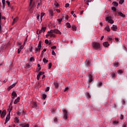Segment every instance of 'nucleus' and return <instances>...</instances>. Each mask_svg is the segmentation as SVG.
Returning <instances> with one entry per match:
<instances>
[{
  "instance_id": "09e8293b",
  "label": "nucleus",
  "mask_w": 127,
  "mask_h": 127,
  "mask_svg": "<svg viewBox=\"0 0 127 127\" xmlns=\"http://www.w3.org/2000/svg\"><path fill=\"white\" fill-rule=\"evenodd\" d=\"M46 51V49H44L42 52V55H43L44 52Z\"/></svg>"
},
{
  "instance_id": "a878e982",
  "label": "nucleus",
  "mask_w": 127,
  "mask_h": 127,
  "mask_svg": "<svg viewBox=\"0 0 127 127\" xmlns=\"http://www.w3.org/2000/svg\"><path fill=\"white\" fill-rule=\"evenodd\" d=\"M92 77H93V76H92L91 74L89 75V81L90 82V83H91V82H92V81H93Z\"/></svg>"
},
{
  "instance_id": "ddd939ff",
  "label": "nucleus",
  "mask_w": 127,
  "mask_h": 127,
  "mask_svg": "<svg viewBox=\"0 0 127 127\" xmlns=\"http://www.w3.org/2000/svg\"><path fill=\"white\" fill-rule=\"evenodd\" d=\"M111 29L113 30V31H117V29H118V27H117V25H113V26L111 27Z\"/></svg>"
},
{
  "instance_id": "f257e3e1",
  "label": "nucleus",
  "mask_w": 127,
  "mask_h": 127,
  "mask_svg": "<svg viewBox=\"0 0 127 127\" xmlns=\"http://www.w3.org/2000/svg\"><path fill=\"white\" fill-rule=\"evenodd\" d=\"M92 46L94 49H96V50H101V45H100V43H93Z\"/></svg>"
},
{
  "instance_id": "bb28decb",
  "label": "nucleus",
  "mask_w": 127,
  "mask_h": 127,
  "mask_svg": "<svg viewBox=\"0 0 127 127\" xmlns=\"http://www.w3.org/2000/svg\"><path fill=\"white\" fill-rule=\"evenodd\" d=\"M54 85L55 86V88H58L59 86V83H58V82H54Z\"/></svg>"
},
{
  "instance_id": "a18cd8bd",
  "label": "nucleus",
  "mask_w": 127,
  "mask_h": 127,
  "mask_svg": "<svg viewBox=\"0 0 127 127\" xmlns=\"http://www.w3.org/2000/svg\"><path fill=\"white\" fill-rule=\"evenodd\" d=\"M45 43H46V44H48V43H49V41H48L47 39H46L45 40Z\"/></svg>"
},
{
  "instance_id": "4468645a",
  "label": "nucleus",
  "mask_w": 127,
  "mask_h": 127,
  "mask_svg": "<svg viewBox=\"0 0 127 127\" xmlns=\"http://www.w3.org/2000/svg\"><path fill=\"white\" fill-rule=\"evenodd\" d=\"M20 100V97H18L16 99L14 102V105H16V104H17L18 102H19Z\"/></svg>"
},
{
  "instance_id": "2f4dec72",
  "label": "nucleus",
  "mask_w": 127,
  "mask_h": 127,
  "mask_svg": "<svg viewBox=\"0 0 127 127\" xmlns=\"http://www.w3.org/2000/svg\"><path fill=\"white\" fill-rule=\"evenodd\" d=\"M113 4L114 5V6H118V5H119V3H118L116 1H114L113 2Z\"/></svg>"
},
{
  "instance_id": "cd10ccee",
  "label": "nucleus",
  "mask_w": 127,
  "mask_h": 127,
  "mask_svg": "<svg viewBox=\"0 0 127 127\" xmlns=\"http://www.w3.org/2000/svg\"><path fill=\"white\" fill-rule=\"evenodd\" d=\"M32 1H33V0H30V9H32V7H33V5H32Z\"/></svg>"
},
{
  "instance_id": "20e7f679",
  "label": "nucleus",
  "mask_w": 127,
  "mask_h": 127,
  "mask_svg": "<svg viewBox=\"0 0 127 127\" xmlns=\"http://www.w3.org/2000/svg\"><path fill=\"white\" fill-rule=\"evenodd\" d=\"M63 114L64 119V120H67V119H68V112H67V111L66 110H64Z\"/></svg>"
},
{
  "instance_id": "ea45409f",
  "label": "nucleus",
  "mask_w": 127,
  "mask_h": 127,
  "mask_svg": "<svg viewBox=\"0 0 127 127\" xmlns=\"http://www.w3.org/2000/svg\"><path fill=\"white\" fill-rule=\"evenodd\" d=\"M55 5L56 7H58V6H59V4H58V3L56 1L55 3Z\"/></svg>"
},
{
  "instance_id": "f8f14e48",
  "label": "nucleus",
  "mask_w": 127,
  "mask_h": 127,
  "mask_svg": "<svg viewBox=\"0 0 127 127\" xmlns=\"http://www.w3.org/2000/svg\"><path fill=\"white\" fill-rule=\"evenodd\" d=\"M42 41H40L39 43V44H38V49L39 50V52H40V51L41 50V44H42Z\"/></svg>"
},
{
  "instance_id": "0eeeda50",
  "label": "nucleus",
  "mask_w": 127,
  "mask_h": 127,
  "mask_svg": "<svg viewBox=\"0 0 127 127\" xmlns=\"http://www.w3.org/2000/svg\"><path fill=\"white\" fill-rule=\"evenodd\" d=\"M13 103V100H12L9 105V108L7 109L8 112H11L12 111V104Z\"/></svg>"
},
{
  "instance_id": "774afa93",
  "label": "nucleus",
  "mask_w": 127,
  "mask_h": 127,
  "mask_svg": "<svg viewBox=\"0 0 127 127\" xmlns=\"http://www.w3.org/2000/svg\"><path fill=\"white\" fill-rule=\"evenodd\" d=\"M123 127H127V124L126 123H124L123 125Z\"/></svg>"
},
{
  "instance_id": "412c9836",
  "label": "nucleus",
  "mask_w": 127,
  "mask_h": 127,
  "mask_svg": "<svg viewBox=\"0 0 127 127\" xmlns=\"http://www.w3.org/2000/svg\"><path fill=\"white\" fill-rule=\"evenodd\" d=\"M48 33L49 34H48V36H50V37H54V38L56 37V36H55V35H54V34H53V33H48Z\"/></svg>"
},
{
  "instance_id": "603ef678",
  "label": "nucleus",
  "mask_w": 127,
  "mask_h": 127,
  "mask_svg": "<svg viewBox=\"0 0 127 127\" xmlns=\"http://www.w3.org/2000/svg\"><path fill=\"white\" fill-rule=\"evenodd\" d=\"M30 61H34V57H32L30 58Z\"/></svg>"
},
{
  "instance_id": "e433bc0d",
  "label": "nucleus",
  "mask_w": 127,
  "mask_h": 127,
  "mask_svg": "<svg viewBox=\"0 0 127 127\" xmlns=\"http://www.w3.org/2000/svg\"><path fill=\"white\" fill-rule=\"evenodd\" d=\"M48 66H49V69H51V67H52V63H50L48 65Z\"/></svg>"
},
{
  "instance_id": "dca6fc26",
  "label": "nucleus",
  "mask_w": 127,
  "mask_h": 127,
  "mask_svg": "<svg viewBox=\"0 0 127 127\" xmlns=\"http://www.w3.org/2000/svg\"><path fill=\"white\" fill-rule=\"evenodd\" d=\"M1 23V13H0V34L1 33V25L0 24Z\"/></svg>"
},
{
  "instance_id": "aec40b11",
  "label": "nucleus",
  "mask_w": 127,
  "mask_h": 127,
  "mask_svg": "<svg viewBox=\"0 0 127 127\" xmlns=\"http://www.w3.org/2000/svg\"><path fill=\"white\" fill-rule=\"evenodd\" d=\"M105 30L108 31V32H110V31H111V29H110V27L109 26V25H107L105 27Z\"/></svg>"
},
{
  "instance_id": "79ce46f5",
  "label": "nucleus",
  "mask_w": 127,
  "mask_h": 127,
  "mask_svg": "<svg viewBox=\"0 0 127 127\" xmlns=\"http://www.w3.org/2000/svg\"><path fill=\"white\" fill-rule=\"evenodd\" d=\"M112 10H113V11H117V8H116V7H113L112 8Z\"/></svg>"
},
{
  "instance_id": "864d4df0",
  "label": "nucleus",
  "mask_w": 127,
  "mask_h": 127,
  "mask_svg": "<svg viewBox=\"0 0 127 127\" xmlns=\"http://www.w3.org/2000/svg\"><path fill=\"white\" fill-rule=\"evenodd\" d=\"M43 16H44V13H41V20L42 21V17H43Z\"/></svg>"
},
{
  "instance_id": "6e6d98bb",
  "label": "nucleus",
  "mask_w": 127,
  "mask_h": 127,
  "mask_svg": "<svg viewBox=\"0 0 127 127\" xmlns=\"http://www.w3.org/2000/svg\"><path fill=\"white\" fill-rule=\"evenodd\" d=\"M51 49H56L57 47L56 46H53L51 48Z\"/></svg>"
},
{
  "instance_id": "c9c22d12",
  "label": "nucleus",
  "mask_w": 127,
  "mask_h": 127,
  "mask_svg": "<svg viewBox=\"0 0 127 127\" xmlns=\"http://www.w3.org/2000/svg\"><path fill=\"white\" fill-rule=\"evenodd\" d=\"M44 63H47L48 62V60H46V59L44 58L43 60Z\"/></svg>"
},
{
  "instance_id": "8fccbe9b",
  "label": "nucleus",
  "mask_w": 127,
  "mask_h": 127,
  "mask_svg": "<svg viewBox=\"0 0 127 127\" xmlns=\"http://www.w3.org/2000/svg\"><path fill=\"white\" fill-rule=\"evenodd\" d=\"M113 124L115 125H118V124H119V121H114Z\"/></svg>"
},
{
  "instance_id": "7c9ffc66",
  "label": "nucleus",
  "mask_w": 127,
  "mask_h": 127,
  "mask_svg": "<svg viewBox=\"0 0 127 127\" xmlns=\"http://www.w3.org/2000/svg\"><path fill=\"white\" fill-rule=\"evenodd\" d=\"M11 96L14 97H17V94H16V93H15V92L13 91L11 94Z\"/></svg>"
},
{
  "instance_id": "13d9d810",
  "label": "nucleus",
  "mask_w": 127,
  "mask_h": 127,
  "mask_svg": "<svg viewBox=\"0 0 127 127\" xmlns=\"http://www.w3.org/2000/svg\"><path fill=\"white\" fill-rule=\"evenodd\" d=\"M27 37H28V36H27L26 38L25 39L24 44L27 41Z\"/></svg>"
},
{
  "instance_id": "5fc2aeb1",
  "label": "nucleus",
  "mask_w": 127,
  "mask_h": 127,
  "mask_svg": "<svg viewBox=\"0 0 127 127\" xmlns=\"http://www.w3.org/2000/svg\"><path fill=\"white\" fill-rule=\"evenodd\" d=\"M50 89V87H47L46 90V92H48V91H49Z\"/></svg>"
},
{
  "instance_id": "0e129e2a",
  "label": "nucleus",
  "mask_w": 127,
  "mask_h": 127,
  "mask_svg": "<svg viewBox=\"0 0 127 127\" xmlns=\"http://www.w3.org/2000/svg\"><path fill=\"white\" fill-rule=\"evenodd\" d=\"M107 39H108V40H109V41H112V40H113V39H112L111 38H109V37H108Z\"/></svg>"
},
{
  "instance_id": "423d86ee",
  "label": "nucleus",
  "mask_w": 127,
  "mask_h": 127,
  "mask_svg": "<svg viewBox=\"0 0 127 127\" xmlns=\"http://www.w3.org/2000/svg\"><path fill=\"white\" fill-rule=\"evenodd\" d=\"M13 103V100H12L9 105V108L7 109L8 112H11L12 111V104Z\"/></svg>"
},
{
  "instance_id": "49530a36",
  "label": "nucleus",
  "mask_w": 127,
  "mask_h": 127,
  "mask_svg": "<svg viewBox=\"0 0 127 127\" xmlns=\"http://www.w3.org/2000/svg\"><path fill=\"white\" fill-rule=\"evenodd\" d=\"M112 78H114V77H116V73H115V72L112 73Z\"/></svg>"
},
{
  "instance_id": "a211bd4d",
  "label": "nucleus",
  "mask_w": 127,
  "mask_h": 127,
  "mask_svg": "<svg viewBox=\"0 0 127 127\" xmlns=\"http://www.w3.org/2000/svg\"><path fill=\"white\" fill-rule=\"evenodd\" d=\"M103 46L105 47H108V46H110V44H109V42H105L103 43Z\"/></svg>"
},
{
  "instance_id": "393cba45",
  "label": "nucleus",
  "mask_w": 127,
  "mask_h": 127,
  "mask_svg": "<svg viewBox=\"0 0 127 127\" xmlns=\"http://www.w3.org/2000/svg\"><path fill=\"white\" fill-rule=\"evenodd\" d=\"M66 26L67 28H71V24L69 22L66 23Z\"/></svg>"
},
{
  "instance_id": "7ed1b4c3",
  "label": "nucleus",
  "mask_w": 127,
  "mask_h": 127,
  "mask_svg": "<svg viewBox=\"0 0 127 127\" xmlns=\"http://www.w3.org/2000/svg\"><path fill=\"white\" fill-rule=\"evenodd\" d=\"M45 30H46V27H42L41 30H37V34H40L42 33V32H45Z\"/></svg>"
},
{
  "instance_id": "e2e57ef3",
  "label": "nucleus",
  "mask_w": 127,
  "mask_h": 127,
  "mask_svg": "<svg viewBox=\"0 0 127 127\" xmlns=\"http://www.w3.org/2000/svg\"><path fill=\"white\" fill-rule=\"evenodd\" d=\"M30 52H32L33 51V47H31L30 49H29Z\"/></svg>"
},
{
  "instance_id": "4be33fe9",
  "label": "nucleus",
  "mask_w": 127,
  "mask_h": 127,
  "mask_svg": "<svg viewBox=\"0 0 127 127\" xmlns=\"http://www.w3.org/2000/svg\"><path fill=\"white\" fill-rule=\"evenodd\" d=\"M17 20H18V17H16L13 19L12 24H14L15 22H17Z\"/></svg>"
},
{
  "instance_id": "9b49d317",
  "label": "nucleus",
  "mask_w": 127,
  "mask_h": 127,
  "mask_svg": "<svg viewBox=\"0 0 127 127\" xmlns=\"http://www.w3.org/2000/svg\"><path fill=\"white\" fill-rule=\"evenodd\" d=\"M43 74H44V72L40 71L37 76V80H39V78H40V76H41V75H43Z\"/></svg>"
},
{
  "instance_id": "338daca9",
  "label": "nucleus",
  "mask_w": 127,
  "mask_h": 127,
  "mask_svg": "<svg viewBox=\"0 0 127 127\" xmlns=\"http://www.w3.org/2000/svg\"><path fill=\"white\" fill-rule=\"evenodd\" d=\"M21 51V50L20 49H18V54H19L20 53V52Z\"/></svg>"
},
{
  "instance_id": "680f3d73",
  "label": "nucleus",
  "mask_w": 127,
  "mask_h": 127,
  "mask_svg": "<svg viewBox=\"0 0 127 127\" xmlns=\"http://www.w3.org/2000/svg\"><path fill=\"white\" fill-rule=\"evenodd\" d=\"M118 74H122L123 73V71L121 70H119L118 72Z\"/></svg>"
},
{
  "instance_id": "052dcab7",
  "label": "nucleus",
  "mask_w": 127,
  "mask_h": 127,
  "mask_svg": "<svg viewBox=\"0 0 127 127\" xmlns=\"http://www.w3.org/2000/svg\"><path fill=\"white\" fill-rule=\"evenodd\" d=\"M26 68H30V64H26Z\"/></svg>"
},
{
  "instance_id": "69168bd1",
  "label": "nucleus",
  "mask_w": 127,
  "mask_h": 127,
  "mask_svg": "<svg viewBox=\"0 0 127 127\" xmlns=\"http://www.w3.org/2000/svg\"><path fill=\"white\" fill-rule=\"evenodd\" d=\"M6 2V3H7L8 5H9L10 4V2L8 0H7Z\"/></svg>"
},
{
  "instance_id": "72a5a7b5",
  "label": "nucleus",
  "mask_w": 127,
  "mask_h": 127,
  "mask_svg": "<svg viewBox=\"0 0 127 127\" xmlns=\"http://www.w3.org/2000/svg\"><path fill=\"white\" fill-rule=\"evenodd\" d=\"M15 123H16L17 124L19 123V120H18V118H17V117H16L15 118Z\"/></svg>"
},
{
  "instance_id": "f3484780",
  "label": "nucleus",
  "mask_w": 127,
  "mask_h": 127,
  "mask_svg": "<svg viewBox=\"0 0 127 127\" xmlns=\"http://www.w3.org/2000/svg\"><path fill=\"white\" fill-rule=\"evenodd\" d=\"M63 19H64V16H63L62 18L60 19H58L57 21H58L59 24H61V23L63 21Z\"/></svg>"
},
{
  "instance_id": "6e6552de",
  "label": "nucleus",
  "mask_w": 127,
  "mask_h": 127,
  "mask_svg": "<svg viewBox=\"0 0 127 127\" xmlns=\"http://www.w3.org/2000/svg\"><path fill=\"white\" fill-rule=\"evenodd\" d=\"M8 114L6 116L5 120L6 122H8L10 120V111H8Z\"/></svg>"
},
{
  "instance_id": "9d476101",
  "label": "nucleus",
  "mask_w": 127,
  "mask_h": 127,
  "mask_svg": "<svg viewBox=\"0 0 127 127\" xmlns=\"http://www.w3.org/2000/svg\"><path fill=\"white\" fill-rule=\"evenodd\" d=\"M6 115V111L5 110H3L1 114V118L3 119L5 115Z\"/></svg>"
},
{
  "instance_id": "37998d69",
  "label": "nucleus",
  "mask_w": 127,
  "mask_h": 127,
  "mask_svg": "<svg viewBox=\"0 0 127 127\" xmlns=\"http://www.w3.org/2000/svg\"><path fill=\"white\" fill-rule=\"evenodd\" d=\"M102 85H103V83H102V82H100L98 84V87H99V88H100V87H102Z\"/></svg>"
},
{
  "instance_id": "b1692460",
  "label": "nucleus",
  "mask_w": 127,
  "mask_h": 127,
  "mask_svg": "<svg viewBox=\"0 0 127 127\" xmlns=\"http://www.w3.org/2000/svg\"><path fill=\"white\" fill-rule=\"evenodd\" d=\"M32 106L33 108H34L35 109L37 108V104L35 102H33L32 104Z\"/></svg>"
},
{
  "instance_id": "5701e85b",
  "label": "nucleus",
  "mask_w": 127,
  "mask_h": 127,
  "mask_svg": "<svg viewBox=\"0 0 127 127\" xmlns=\"http://www.w3.org/2000/svg\"><path fill=\"white\" fill-rule=\"evenodd\" d=\"M118 15H119L120 16H121L122 17H125L126 16V15L124 14L121 12H118Z\"/></svg>"
},
{
  "instance_id": "1a4fd4ad",
  "label": "nucleus",
  "mask_w": 127,
  "mask_h": 127,
  "mask_svg": "<svg viewBox=\"0 0 127 127\" xmlns=\"http://www.w3.org/2000/svg\"><path fill=\"white\" fill-rule=\"evenodd\" d=\"M16 84H17V83H15L12 84L11 86H9L7 88L8 91H10V90H11V89H12V88H14V87H15V85H16Z\"/></svg>"
},
{
  "instance_id": "39448f33",
  "label": "nucleus",
  "mask_w": 127,
  "mask_h": 127,
  "mask_svg": "<svg viewBox=\"0 0 127 127\" xmlns=\"http://www.w3.org/2000/svg\"><path fill=\"white\" fill-rule=\"evenodd\" d=\"M106 21H108L109 23H111V24H113L114 23V21L112 19V17L108 16L106 17Z\"/></svg>"
},
{
  "instance_id": "4d7b16f0",
  "label": "nucleus",
  "mask_w": 127,
  "mask_h": 127,
  "mask_svg": "<svg viewBox=\"0 0 127 127\" xmlns=\"http://www.w3.org/2000/svg\"><path fill=\"white\" fill-rule=\"evenodd\" d=\"M37 52H39L38 48H36L35 53H37Z\"/></svg>"
},
{
  "instance_id": "4c0bfd02",
  "label": "nucleus",
  "mask_w": 127,
  "mask_h": 127,
  "mask_svg": "<svg viewBox=\"0 0 127 127\" xmlns=\"http://www.w3.org/2000/svg\"><path fill=\"white\" fill-rule=\"evenodd\" d=\"M42 97L43 98V99L45 100V99H46V98L47 97V95H46V94H43Z\"/></svg>"
},
{
  "instance_id": "6ab92c4d",
  "label": "nucleus",
  "mask_w": 127,
  "mask_h": 127,
  "mask_svg": "<svg viewBox=\"0 0 127 127\" xmlns=\"http://www.w3.org/2000/svg\"><path fill=\"white\" fill-rule=\"evenodd\" d=\"M86 66H90V65H91V63L90 62V61L88 60H87L86 61V62H85Z\"/></svg>"
},
{
  "instance_id": "3c124183",
  "label": "nucleus",
  "mask_w": 127,
  "mask_h": 127,
  "mask_svg": "<svg viewBox=\"0 0 127 127\" xmlns=\"http://www.w3.org/2000/svg\"><path fill=\"white\" fill-rule=\"evenodd\" d=\"M69 4L68 3H67L65 4V7H69Z\"/></svg>"
},
{
  "instance_id": "f03ea898",
  "label": "nucleus",
  "mask_w": 127,
  "mask_h": 127,
  "mask_svg": "<svg viewBox=\"0 0 127 127\" xmlns=\"http://www.w3.org/2000/svg\"><path fill=\"white\" fill-rule=\"evenodd\" d=\"M48 33H56L57 34H60L61 35L62 33L58 29L51 30L50 31L48 32Z\"/></svg>"
},
{
  "instance_id": "a19ab883",
  "label": "nucleus",
  "mask_w": 127,
  "mask_h": 127,
  "mask_svg": "<svg viewBox=\"0 0 127 127\" xmlns=\"http://www.w3.org/2000/svg\"><path fill=\"white\" fill-rule=\"evenodd\" d=\"M72 30H73V31H75V30H76V27L75 26H72Z\"/></svg>"
},
{
  "instance_id": "58836bf2",
  "label": "nucleus",
  "mask_w": 127,
  "mask_h": 127,
  "mask_svg": "<svg viewBox=\"0 0 127 127\" xmlns=\"http://www.w3.org/2000/svg\"><path fill=\"white\" fill-rule=\"evenodd\" d=\"M124 1H125V0H120L119 1L120 4H123V3H124Z\"/></svg>"
},
{
  "instance_id": "c756f323",
  "label": "nucleus",
  "mask_w": 127,
  "mask_h": 127,
  "mask_svg": "<svg viewBox=\"0 0 127 127\" xmlns=\"http://www.w3.org/2000/svg\"><path fill=\"white\" fill-rule=\"evenodd\" d=\"M119 65H120V63H119L118 62H115V63H114L115 67H118V66H119Z\"/></svg>"
},
{
  "instance_id": "2eb2a0df",
  "label": "nucleus",
  "mask_w": 127,
  "mask_h": 127,
  "mask_svg": "<svg viewBox=\"0 0 127 127\" xmlns=\"http://www.w3.org/2000/svg\"><path fill=\"white\" fill-rule=\"evenodd\" d=\"M20 127H29V125L28 124H19Z\"/></svg>"
},
{
  "instance_id": "473e14b6",
  "label": "nucleus",
  "mask_w": 127,
  "mask_h": 127,
  "mask_svg": "<svg viewBox=\"0 0 127 127\" xmlns=\"http://www.w3.org/2000/svg\"><path fill=\"white\" fill-rule=\"evenodd\" d=\"M49 13L51 16H53V11L52 10H49Z\"/></svg>"
},
{
  "instance_id": "bf43d9fd",
  "label": "nucleus",
  "mask_w": 127,
  "mask_h": 127,
  "mask_svg": "<svg viewBox=\"0 0 127 127\" xmlns=\"http://www.w3.org/2000/svg\"><path fill=\"white\" fill-rule=\"evenodd\" d=\"M120 120H124V115H121Z\"/></svg>"
},
{
  "instance_id": "de8ad7c7",
  "label": "nucleus",
  "mask_w": 127,
  "mask_h": 127,
  "mask_svg": "<svg viewBox=\"0 0 127 127\" xmlns=\"http://www.w3.org/2000/svg\"><path fill=\"white\" fill-rule=\"evenodd\" d=\"M2 49H3V46H2L0 48V53H1V52H2Z\"/></svg>"
},
{
  "instance_id": "c85d7f7f",
  "label": "nucleus",
  "mask_w": 127,
  "mask_h": 127,
  "mask_svg": "<svg viewBox=\"0 0 127 127\" xmlns=\"http://www.w3.org/2000/svg\"><path fill=\"white\" fill-rule=\"evenodd\" d=\"M2 3L3 5V8H4L5 6V0H2Z\"/></svg>"
},
{
  "instance_id": "c03bdc74",
  "label": "nucleus",
  "mask_w": 127,
  "mask_h": 127,
  "mask_svg": "<svg viewBox=\"0 0 127 127\" xmlns=\"http://www.w3.org/2000/svg\"><path fill=\"white\" fill-rule=\"evenodd\" d=\"M52 55H54L55 56L56 55V53H55V51L54 50H53L52 52Z\"/></svg>"
},
{
  "instance_id": "f704fd0d",
  "label": "nucleus",
  "mask_w": 127,
  "mask_h": 127,
  "mask_svg": "<svg viewBox=\"0 0 127 127\" xmlns=\"http://www.w3.org/2000/svg\"><path fill=\"white\" fill-rule=\"evenodd\" d=\"M86 97H87V98H91V95H90V93L87 92L86 93Z\"/></svg>"
}]
</instances>
